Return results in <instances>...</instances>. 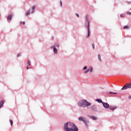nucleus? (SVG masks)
Listing matches in <instances>:
<instances>
[{"mask_svg": "<svg viewBox=\"0 0 131 131\" xmlns=\"http://www.w3.org/2000/svg\"><path fill=\"white\" fill-rule=\"evenodd\" d=\"M64 128L66 131H78V128L76 125L70 122L65 124Z\"/></svg>", "mask_w": 131, "mask_h": 131, "instance_id": "1", "label": "nucleus"}, {"mask_svg": "<svg viewBox=\"0 0 131 131\" xmlns=\"http://www.w3.org/2000/svg\"><path fill=\"white\" fill-rule=\"evenodd\" d=\"M78 106L79 107H89V106H91L92 105V103L88 102L85 100H80L78 103Z\"/></svg>", "mask_w": 131, "mask_h": 131, "instance_id": "2", "label": "nucleus"}, {"mask_svg": "<svg viewBox=\"0 0 131 131\" xmlns=\"http://www.w3.org/2000/svg\"><path fill=\"white\" fill-rule=\"evenodd\" d=\"M127 89H131V84H129V83H126L123 86L121 90L122 91H124V90H127Z\"/></svg>", "mask_w": 131, "mask_h": 131, "instance_id": "3", "label": "nucleus"}, {"mask_svg": "<svg viewBox=\"0 0 131 131\" xmlns=\"http://www.w3.org/2000/svg\"><path fill=\"white\" fill-rule=\"evenodd\" d=\"M88 18H89V16H86V19L88 21V26H87V28H88V35L87 36V37H89L91 34V33H90V21H89V20H88Z\"/></svg>", "mask_w": 131, "mask_h": 131, "instance_id": "4", "label": "nucleus"}, {"mask_svg": "<svg viewBox=\"0 0 131 131\" xmlns=\"http://www.w3.org/2000/svg\"><path fill=\"white\" fill-rule=\"evenodd\" d=\"M102 104L104 108H106V109H107V108H110V106L109 105V104L106 102H102Z\"/></svg>", "mask_w": 131, "mask_h": 131, "instance_id": "5", "label": "nucleus"}, {"mask_svg": "<svg viewBox=\"0 0 131 131\" xmlns=\"http://www.w3.org/2000/svg\"><path fill=\"white\" fill-rule=\"evenodd\" d=\"M78 120H79V121H83L84 123H85V121H86L85 118H83V117H79L78 118Z\"/></svg>", "mask_w": 131, "mask_h": 131, "instance_id": "6", "label": "nucleus"}, {"mask_svg": "<svg viewBox=\"0 0 131 131\" xmlns=\"http://www.w3.org/2000/svg\"><path fill=\"white\" fill-rule=\"evenodd\" d=\"M91 108L92 110H93L94 111H96V110H97V107H96V105H92Z\"/></svg>", "mask_w": 131, "mask_h": 131, "instance_id": "7", "label": "nucleus"}, {"mask_svg": "<svg viewBox=\"0 0 131 131\" xmlns=\"http://www.w3.org/2000/svg\"><path fill=\"white\" fill-rule=\"evenodd\" d=\"M91 119H93V120H96V119H98V118L95 116H90L89 117Z\"/></svg>", "mask_w": 131, "mask_h": 131, "instance_id": "8", "label": "nucleus"}, {"mask_svg": "<svg viewBox=\"0 0 131 131\" xmlns=\"http://www.w3.org/2000/svg\"><path fill=\"white\" fill-rule=\"evenodd\" d=\"M12 15H9L7 17V20H10L11 21L12 20Z\"/></svg>", "mask_w": 131, "mask_h": 131, "instance_id": "9", "label": "nucleus"}, {"mask_svg": "<svg viewBox=\"0 0 131 131\" xmlns=\"http://www.w3.org/2000/svg\"><path fill=\"white\" fill-rule=\"evenodd\" d=\"M53 51L55 54H57L58 53V50L55 47H53Z\"/></svg>", "mask_w": 131, "mask_h": 131, "instance_id": "10", "label": "nucleus"}, {"mask_svg": "<svg viewBox=\"0 0 131 131\" xmlns=\"http://www.w3.org/2000/svg\"><path fill=\"white\" fill-rule=\"evenodd\" d=\"M96 102H98V103H102L103 104V101H102V100L100 99H97Z\"/></svg>", "mask_w": 131, "mask_h": 131, "instance_id": "11", "label": "nucleus"}, {"mask_svg": "<svg viewBox=\"0 0 131 131\" xmlns=\"http://www.w3.org/2000/svg\"><path fill=\"white\" fill-rule=\"evenodd\" d=\"M110 109L111 110H112V111H113V110H115V109H116V106H113V107L111 106V107H110Z\"/></svg>", "mask_w": 131, "mask_h": 131, "instance_id": "12", "label": "nucleus"}, {"mask_svg": "<svg viewBox=\"0 0 131 131\" xmlns=\"http://www.w3.org/2000/svg\"><path fill=\"white\" fill-rule=\"evenodd\" d=\"M4 105V101H1V102H0V108L1 107H3V105Z\"/></svg>", "mask_w": 131, "mask_h": 131, "instance_id": "13", "label": "nucleus"}, {"mask_svg": "<svg viewBox=\"0 0 131 131\" xmlns=\"http://www.w3.org/2000/svg\"><path fill=\"white\" fill-rule=\"evenodd\" d=\"M35 10V6H33L32 8V13H34Z\"/></svg>", "mask_w": 131, "mask_h": 131, "instance_id": "14", "label": "nucleus"}, {"mask_svg": "<svg viewBox=\"0 0 131 131\" xmlns=\"http://www.w3.org/2000/svg\"><path fill=\"white\" fill-rule=\"evenodd\" d=\"M30 14V10L26 13V16H28Z\"/></svg>", "mask_w": 131, "mask_h": 131, "instance_id": "15", "label": "nucleus"}, {"mask_svg": "<svg viewBox=\"0 0 131 131\" xmlns=\"http://www.w3.org/2000/svg\"><path fill=\"white\" fill-rule=\"evenodd\" d=\"M98 58L99 60L100 61H102V59H101V55H98Z\"/></svg>", "mask_w": 131, "mask_h": 131, "instance_id": "16", "label": "nucleus"}, {"mask_svg": "<svg viewBox=\"0 0 131 131\" xmlns=\"http://www.w3.org/2000/svg\"><path fill=\"white\" fill-rule=\"evenodd\" d=\"M90 72H92L93 71V67H91L90 69H88Z\"/></svg>", "mask_w": 131, "mask_h": 131, "instance_id": "17", "label": "nucleus"}, {"mask_svg": "<svg viewBox=\"0 0 131 131\" xmlns=\"http://www.w3.org/2000/svg\"><path fill=\"white\" fill-rule=\"evenodd\" d=\"M124 29H128V26H125L123 27Z\"/></svg>", "mask_w": 131, "mask_h": 131, "instance_id": "18", "label": "nucleus"}, {"mask_svg": "<svg viewBox=\"0 0 131 131\" xmlns=\"http://www.w3.org/2000/svg\"><path fill=\"white\" fill-rule=\"evenodd\" d=\"M27 64H28V66H30L31 65L30 61L28 60L27 62Z\"/></svg>", "mask_w": 131, "mask_h": 131, "instance_id": "19", "label": "nucleus"}, {"mask_svg": "<svg viewBox=\"0 0 131 131\" xmlns=\"http://www.w3.org/2000/svg\"><path fill=\"white\" fill-rule=\"evenodd\" d=\"M10 124L11 126H13V121L12 120H10Z\"/></svg>", "mask_w": 131, "mask_h": 131, "instance_id": "20", "label": "nucleus"}, {"mask_svg": "<svg viewBox=\"0 0 131 131\" xmlns=\"http://www.w3.org/2000/svg\"><path fill=\"white\" fill-rule=\"evenodd\" d=\"M88 122H87L86 121H85V123H84L85 125V126H86V127H88Z\"/></svg>", "mask_w": 131, "mask_h": 131, "instance_id": "21", "label": "nucleus"}, {"mask_svg": "<svg viewBox=\"0 0 131 131\" xmlns=\"http://www.w3.org/2000/svg\"><path fill=\"white\" fill-rule=\"evenodd\" d=\"M20 24H23V25H25V22H24V21H23V22L21 21V22H20Z\"/></svg>", "mask_w": 131, "mask_h": 131, "instance_id": "22", "label": "nucleus"}, {"mask_svg": "<svg viewBox=\"0 0 131 131\" xmlns=\"http://www.w3.org/2000/svg\"><path fill=\"white\" fill-rule=\"evenodd\" d=\"M90 71V70L88 69L86 71L84 72V73H88Z\"/></svg>", "mask_w": 131, "mask_h": 131, "instance_id": "23", "label": "nucleus"}, {"mask_svg": "<svg viewBox=\"0 0 131 131\" xmlns=\"http://www.w3.org/2000/svg\"><path fill=\"white\" fill-rule=\"evenodd\" d=\"M127 15H131V13L130 12H127Z\"/></svg>", "mask_w": 131, "mask_h": 131, "instance_id": "24", "label": "nucleus"}, {"mask_svg": "<svg viewBox=\"0 0 131 131\" xmlns=\"http://www.w3.org/2000/svg\"><path fill=\"white\" fill-rule=\"evenodd\" d=\"M87 68H88V67L85 66V67H84L83 69L85 70V69H87Z\"/></svg>", "mask_w": 131, "mask_h": 131, "instance_id": "25", "label": "nucleus"}, {"mask_svg": "<svg viewBox=\"0 0 131 131\" xmlns=\"http://www.w3.org/2000/svg\"><path fill=\"white\" fill-rule=\"evenodd\" d=\"M109 94H117V93H113V92H110Z\"/></svg>", "mask_w": 131, "mask_h": 131, "instance_id": "26", "label": "nucleus"}, {"mask_svg": "<svg viewBox=\"0 0 131 131\" xmlns=\"http://www.w3.org/2000/svg\"><path fill=\"white\" fill-rule=\"evenodd\" d=\"M76 15L77 16V17H78V18L79 17V15L77 13L76 14Z\"/></svg>", "mask_w": 131, "mask_h": 131, "instance_id": "27", "label": "nucleus"}, {"mask_svg": "<svg viewBox=\"0 0 131 131\" xmlns=\"http://www.w3.org/2000/svg\"><path fill=\"white\" fill-rule=\"evenodd\" d=\"M120 17H121V18H122V17H124V15L123 14H121L120 15Z\"/></svg>", "mask_w": 131, "mask_h": 131, "instance_id": "28", "label": "nucleus"}, {"mask_svg": "<svg viewBox=\"0 0 131 131\" xmlns=\"http://www.w3.org/2000/svg\"><path fill=\"white\" fill-rule=\"evenodd\" d=\"M92 47H93V49H95V45L94 44H92Z\"/></svg>", "mask_w": 131, "mask_h": 131, "instance_id": "29", "label": "nucleus"}, {"mask_svg": "<svg viewBox=\"0 0 131 131\" xmlns=\"http://www.w3.org/2000/svg\"><path fill=\"white\" fill-rule=\"evenodd\" d=\"M20 56H21V54H18L17 55V57H20Z\"/></svg>", "mask_w": 131, "mask_h": 131, "instance_id": "30", "label": "nucleus"}, {"mask_svg": "<svg viewBox=\"0 0 131 131\" xmlns=\"http://www.w3.org/2000/svg\"><path fill=\"white\" fill-rule=\"evenodd\" d=\"M28 66H28L27 67V68H26V69H27V70H28L29 69V68H28Z\"/></svg>", "mask_w": 131, "mask_h": 131, "instance_id": "31", "label": "nucleus"}, {"mask_svg": "<svg viewBox=\"0 0 131 131\" xmlns=\"http://www.w3.org/2000/svg\"><path fill=\"white\" fill-rule=\"evenodd\" d=\"M60 5H61V7H62V1H60Z\"/></svg>", "mask_w": 131, "mask_h": 131, "instance_id": "32", "label": "nucleus"}, {"mask_svg": "<svg viewBox=\"0 0 131 131\" xmlns=\"http://www.w3.org/2000/svg\"><path fill=\"white\" fill-rule=\"evenodd\" d=\"M55 47H57V48H59V46L58 45H56Z\"/></svg>", "mask_w": 131, "mask_h": 131, "instance_id": "33", "label": "nucleus"}, {"mask_svg": "<svg viewBox=\"0 0 131 131\" xmlns=\"http://www.w3.org/2000/svg\"><path fill=\"white\" fill-rule=\"evenodd\" d=\"M128 99H131V96H128Z\"/></svg>", "mask_w": 131, "mask_h": 131, "instance_id": "34", "label": "nucleus"}]
</instances>
